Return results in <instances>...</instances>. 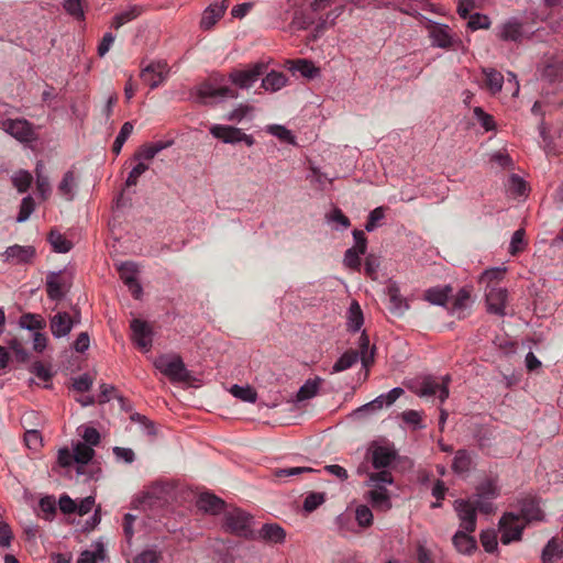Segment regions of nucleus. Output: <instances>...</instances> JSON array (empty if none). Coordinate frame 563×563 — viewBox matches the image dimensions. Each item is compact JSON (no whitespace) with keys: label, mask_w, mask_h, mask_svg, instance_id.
Listing matches in <instances>:
<instances>
[{"label":"nucleus","mask_w":563,"mask_h":563,"mask_svg":"<svg viewBox=\"0 0 563 563\" xmlns=\"http://www.w3.org/2000/svg\"><path fill=\"white\" fill-rule=\"evenodd\" d=\"M333 0H299L296 4L292 21L289 25L291 31L307 30L317 21L318 13L331 5ZM342 8L336 7L332 12L327 14L325 19L318 18L319 22L309 35V40L316 41L328 27V23L333 24L334 19L341 14Z\"/></svg>","instance_id":"1"},{"label":"nucleus","mask_w":563,"mask_h":563,"mask_svg":"<svg viewBox=\"0 0 563 563\" xmlns=\"http://www.w3.org/2000/svg\"><path fill=\"white\" fill-rule=\"evenodd\" d=\"M175 498L176 486L174 482L156 481L145 487L136 501L143 510L159 514L172 509V503Z\"/></svg>","instance_id":"2"},{"label":"nucleus","mask_w":563,"mask_h":563,"mask_svg":"<svg viewBox=\"0 0 563 563\" xmlns=\"http://www.w3.org/2000/svg\"><path fill=\"white\" fill-rule=\"evenodd\" d=\"M253 518L244 510L236 507H228L224 510L222 527L227 532L247 538L252 530Z\"/></svg>","instance_id":"3"},{"label":"nucleus","mask_w":563,"mask_h":563,"mask_svg":"<svg viewBox=\"0 0 563 563\" xmlns=\"http://www.w3.org/2000/svg\"><path fill=\"white\" fill-rule=\"evenodd\" d=\"M1 128L21 143H30L37 137L33 124L25 119H7L1 122Z\"/></svg>","instance_id":"4"},{"label":"nucleus","mask_w":563,"mask_h":563,"mask_svg":"<svg viewBox=\"0 0 563 563\" xmlns=\"http://www.w3.org/2000/svg\"><path fill=\"white\" fill-rule=\"evenodd\" d=\"M45 286L48 298L59 301L69 291L71 280L63 272H51L46 276Z\"/></svg>","instance_id":"5"},{"label":"nucleus","mask_w":563,"mask_h":563,"mask_svg":"<svg viewBox=\"0 0 563 563\" xmlns=\"http://www.w3.org/2000/svg\"><path fill=\"white\" fill-rule=\"evenodd\" d=\"M500 541L503 544H509L512 541L521 539L523 525L521 523L520 517L512 512L505 514L500 521Z\"/></svg>","instance_id":"6"},{"label":"nucleus","mask_w":563,"mask_h":563,"mask_svg":"<svg viewBox=\"0 0 563 563\" xmlns=\"http://www.w3.org/2000/svg\"><path fill=\"white\" fill-rule=\"evenodd\" d=\"M267 69L265 63L260 62L247 69H234L230 73L231 81L243 89H247L253 86L255 81L262 76Z\"/></svg>","instance_id":"7"},{"label":"nucleus","mask_w":563,"mask_h":563,"mask_svg":"<svg viewBox=\"0 0 563 563\" xmlns=\"http://www.w3.org/2000/svg\"><path fill=\"white\" fill-rule=\"evenodd\" d=\"M132 334L131 340L137 349L148 352L152 347L153 331L146 321L133 319L130 324Z\"/></svg>","instance_id":"8"},{"label":"nucleus","mask_w":563,"mask_h":563,"mask_svg":"<svg viewBox=\"0 0 563 563\" xmlns=\"http://www.w3.org/2000/svg\"><path fill=\"white\" fill-rule=\"evenodd\" d=\"M454 510L460 519V526L463 530L472 533L476 529V506L472 500L460 499L454 503Z\"/></svg>","instance_id":"9"},{"label":"nucleus","mask_w":563,"mask_h":563,"mask_svg":"<svg viewBox=\"0 0 563 563\" xmlns=\"http://www.w3.org/2000/svg\"><path fill=\"white\" fill-rule=\"evenodd\" d=\"M36 255L35 247L32 245H12L7 247L3 253L4 261L12 265H22L32 263Z\"/></svg>","instance_id":"10"},{"label":"nucleus","mask_w":563,"mask_h":563,"mask_svg":"<svg viewBox=\"0 0 563 563\" xmlns=\"http://www.w3.org/2000/svg\"><path fill=\"white\" fill-rule=\"evenodd\" d=\"M120 278L129 287V290L134 298H140L142 294V287L139 284L136 276L139 273L137 265L133 262H124L118 266Z\"/></svg>","instance_id":"11"},{"label":"nucleus","mask_w":563,"mask_h":563,"mask_svg":"<svg viewBox=\"0 0 563 563\" xmlns=\"http://www.w3.org/2000/svg\"><path fill=\"white\" fill-rule=\"evenodd\" d=\"M451 378L449 375L442 377V382L439 383L437 379L427 377L421 383L420 395L421 396H435L438 395L441 402L449 397V383Z\"/></svg>","instance_id":"12"},{"label":"nucleus","mask_w":563,"mask_h":563,"mask_svg":"<svg viewBox=\"0 0 563 563\" xmlns=\"http://www.w3.org/2000/svg\"><path fill=\"white\" fill-rule=\"evenodd\" d=\"M168 68L165 62L151 63L141 71V80L152 89L157 87L167 76Z\"/></svg>","instance_id":"13"},{"label":"nucleus","mask_w":563,"mask_h":563,"mask_svg":"<svg viewBox=\"0 0 563 563\" xmlns=\"http://www.w3.org/2000/svg\"><path fill=\"white\" fill-rule=\"evenodd\" d=\"M508 298L506 288L490 286L486 291L488 311L498 316H505V307Z\"/></svg>","instance_id":"14"},{"label":"nucleus","mask_w":563,"mask_h":563,"mask_svg":"<svg viewBox=\"0 0 563 563\" xmlns=\"http://www.w3.org/2000/svg\"><path fill=\"white\" fill-rule=\"evenodd\" d=\"M173 144L174 139L158 140L148 144H143L135 151L133 159L136 161L137 163L143 161H151L158 153H161L163 150L167 147H170Z\"/></svg>","instance_id":"15"},{"label":"nucleus","mask_w":563,"mask_h":563,"mask_svg":"<svg viewBox=\"0 0 563 563\" xmlns=\"http://www.w3.org/2000/svg\"><path fill=\"white\" fill-rule=\"evenodd\" d=\"M229 0H216L202 13L200 26L210 30L222 18L228 9Z\"/></svg>","instance_id":"16"},{"label":"nucleus","mask_w":563,"mask_h":563,"mask_svg":"<svg viewBox=\"0 0 563 563\" xmlns=\"http://www.w3.org/2000/svg\"><path fill=\"white\" fill-rule=\"evenodd\" d=\"M76 324H78V320L70 319V314L67 312H57L49 320L51 332L57 339L69 334Z\"/></svg>","instance_id":"17"},{"label":"nucleus","mask_w":563,"mask_h":563,"mask_svg":"<svg viewBox=\"0 0 563 563\" xmlns=\"http://www.w3.org/2000/svg\"><path fill=\"white\" fill-rule=\"evenodd\" d=\"M196 505L200 510L211 515L224 514V510L229 507L221 498L211 493H201Z\"/></svg>","instance_id":"18"},{"label":"nucleus","mask_w":563,"mask_h":563,"mask_svg":"<svg viewBox=\"0 0 563 563\" xmlns=\"http://www.w3.org/2000/svg\"><path fill=\"white\" fill-rule=\"evenodd\" d=\"M472 303L471 289L461 288L453 299L451 313L459 319H464L468 314Z\"/></svg>","instance_id":"19"},{"label":"nucleus","mask_w":563,"mask_h":563,"mask_svg":"<svg viewBox=\"0 0 563 563\" xmlns=\"http://www.w3.org/2000/svg\"><path fill=\"white\" fill-rule=\"evenodd\" d=\"M388 296V309L389 311L397 316L401 317L409 309V305L406 299L401 296L400 290L396 284H391L387 288Z\"/></svg>","instance_id":"20"},{"label":"nucleus","mask_w":563,"mask_h":563,"mask_svg":"<svg viewBox=\"0 0 563 563\" xmlns=\"http://www.w3.org/2000/svg\"><path fill=\"white\" fill-rule=\"evenodd\" d=\"M396 456V451L387 446L377 445L372 449V464L376 470L387 468Z\"/></svg>","instance_id":"21"},{"label":"nucleus","mask_w":563,"mask_h":563,"mask_svg":"<svg viewBox=\"0 0 563 563\" xmlns=\"http://www.w3.org/2000/svg\"><path fill=\"white\" fill-rule=\"evenodd\" d=\"M242 130L231 125L214 124L210 128V133L224 143L235 144L241 142Z\"/></svg>","instance_id":"22"},{"label":"nucleus","mask_w":563,"mask_h":563,"mask_svg":"<svg viewBox=\"0 0 563 563\" xmlns=\"http://www.w3.org/2000/svg\"><path fill=\"white\" fill-rule=\"evenodd\" d=\"M429 34L434 45L442 48L452 46L453 38L448 25L433 23L429 26Z\"/></svg>","instance_id":"23"},{"label":"nucleus","mask_w":563,"mask_h":563,"mask_svg":"<svg viewBox=\"0 0 563 563\" xmlns=\"http://www.w3.org/2000/svg\"><path fill=\"white\" fill-rule=\"evenodd\" d=\"M367 499L375 509L386 511L391 507L390 497L385 486L372 487L367 493Z\"/></svg>","instance_id":"24"},{"label":"nucleus","mask_w":563,"mask_h":563,"mask_svg":"<svg viewBox=\"0 0 563 563\" xmlns=\"http://www.w3.org/2000/svg\"><path fill=\"white\" fill-rule=\"evenodd\" d=\"M542 516V510L540 509L538 499L532 497L522 499L519 516L520 520L530 522L534 520H541Z\"/></svg>","instance_id":"25"},{"label":"nucleus","mask_w":563,"mask_h":563,"mask_svg":"<svg viewBox=\"0 0 563 563\" xmlns=\"http://www.w3.org/2000/svg\"><path fill=\"white\" fill-rule=\"evenodd\" d=\"M95 451L90 445L78 442L74 448V461L78 464L77 473L85 474L88 463L92 460Z\"/></svg>","instance_id":"26"},{"label":"nucleus","mask_w":563,"mask_h":563,"mask_svg":"<svg viewBox=\"0 0 563 563\" xmlns=\"http://www.w3.org/2000/svg\"><path fill=\"white\" fill-rule=\"evenodd\" d=\"M473 453L464 449L457 450L452 462V470L456 474L468 473L473 466Z\"/></svg>","instance_id":"27"},{"label":"nucleus","mask_w":563,"mask_h":563,"mask_svg":"<svg viewBox=\"0 0 563 563\" xmlns=\"http://www.w3.org/2000/svg\"><path fill=\"white\" fill-rule=\"evenodd\" d=\"M154 366L159 373L169 379L170 383H176V357L170 355H161L154 361Z\"/></svg>","instance_id":"28"},{"label":"nucleus","mask_w":563,"mask_h":563,"mask_svg":"<svg viewBox=\"0 0 563 563\" xmlns=\"http://www.w3.org/2000/svg\"><path fill=\"white\" fill-rule=\"evenodd\" d=\"M455 549L463 554H471L476 549V540L465 530L457 531L452 539Z\"/></svg>","instance_id":"29"},{"label":"nucleus","mask_w":563,"mask_h":563,"mask_svg":"<svg viewBox=\"0 0 563 563\" xmlns=\"http://www.w3.org/2000/svg\"><path fill=\"white\" fill-rule=\"evenodd\" d=\"M499 37L504 41H520L522 37V24L512 19L500 26Z\"/></svg>","instance_id":"30"},{"label":"nucleus","mask_w":563,"mask_h":563,"mask_svg":"<svg viewBox=\"0 0 563 563\" xmlns=\"http://www.w3.org/2000/svg\"><path fill=\"white\" fill-rule=\"evenodd\" d=\"M199 97L201 101L207 102V99L211 98H236L238 92L230 87H205L200 90Z\"/></svg>","instance_id":"31"},{"label":"nucleus","mask_w":563,"mask_h":563,"mask_svg":"<svg viewBox=\"0 0 563 563\" xmlns=\"http://www.w3.org/2000/svg\"><path fill=\"white\" fill-rule=\"evenodd\" d=\"M499 496V488L493 478H486L476 486L475 498L493 500Z\"/></svg>","instance_id":"32"},{"label":"nucleus","mask_w":563,"mask_h":563,"mask_svg":"<svg viewBox=\"0 0 563 563\" xmlns=\"http://www.w3.org/2000/svg\"><path fill=\"white\" fill-rule=\"evenodd\" d=\"M452 288L445 287H432L424 291L423 299L438 306H444L450 297Z\"/></svg>","instance_id":"33"},{"label":"nucleus","mask_w":563,"mask_h":563,"mask_svg":"<svg viewBox=\"0 0 563 563\" xmlns=\"http://www.w3.org/2000/svg\"><path fill=\"white\" fill-rule=\"evenodd\" d=\"M260 537L267 542L282 543L285 540V530L276 523H266L260 530Z\"/></svg>","instance_id":"34"},{"label":"nucleus","mask_w":563,"mask_h":563,"mask_svg":"<svg viewBox=\"0 0 563 563\" xmlns=\"http://www.w3.org/2000/svg\"><path fill=\"white\" fill-rule=\"evenodd\" d=\"M142 11H143L142 7L131 5L126 10H123L113 16L111 26L118 30L125 23L140 16Z\"/></svg>","instance_id":"35"},{"label":"nucleus","mask_w":563,"mask_h":563,"mask_svg":"<svg viewBox=\"0 0 563 563\" xmlns=\"http://www.w3.org/2000/svg\"><path fill=\"white\" fill-rule=\"evenodd\" d=\"M358 357L362 361L364 367H369L374 363L375 346L369 347L368 335L363 332L358 341Z\"/></svg>","instance_id":"36"},{"label":"nucleus","mask_w":563,"mask_h":563,"mask_svg":"<svg viewBox=\"0 0 563 563\" xmlns=\"http://www.w3.org/2000/svg\"><path fill=\"white\" fill-rule=\"evenodd\" d=\"M484 85L492 93H497L503 88L504 76L496 69H484Z\"/></svg>","instance_id":"37"},{"label":"nucleus","mask_w":563,"mask_h":563,"mask_svg":"<svg viewBox=\"0 0 563 563\" xmlns=\"http://www.w3.org/2000/svg\"><path fill=\"white\" fill-rule=\"evenodd\" d=\"M287 84V77L283 73L271 71L262 80V87L265 90L277 91L285 87Z\"/></svg>","instance_id":"38"},{"label":"nucleus","mask_w":563,"mask_h":563,"mask_svg":"<svg viewBox=\"0 0 563 563\" xmlns=\"http://www.w3.org/2000/svg\"><path fill=\"white\" fill-rule=\"evenodd\" d=\"M48 241L55 252L67 253L71 250L73 244L60 232L52 230L48 234Z\"/></svg>","instance_id":"39"},{"label":"nucleus","mask_w":563,"mask_h":563,"mask_svg":"<svg viewBox=\"0 0 563 563\" xmlns=\"http://www.w3.org/2000/svg\"><path fill=\"white\" fill-rule=\"evenodd\" d=\"M288 63L290 64L289 69L291 71H298L306 78H313L319 71L312 62L306 59H298L296 62Z\"/></svg>","instance_id":"40"},{"label":"nucleus","mask_w":563,"mask_h":563,"mask_svg":"<svg viewBox=\"0 0 563 563\" xmlns=\"http://www.w3.org/2000/svg\"><path fill=\"white\" fill-rule=\"evenodd\" d=\"M358 360L356 350L346 351L333 365L332 371L339 373L352 367Z\"/></svg>","instance_id":"41"},{"label":"nucleus","mask_w":563,"mask_h":563,"mask_svg":"<svg viewBox=\"0 0 563 563\" xmlns=\"http://www.w3.org/2000/svg\"><path fill=\"white\" fill-rule=\"evenodd\" d=\"M178 385L181 384L185 387H198L200 380L194 376L186 367L180 357H178Z\"/></svg>","instance_id":"42"},{"label":"nucleus","mask_w":563,"mask_h":563,"mask_svg":"<svg viewBox=\"0 0 563 563\" xmlns=\"http://www.w3.org/2000/svg\"><path fill=\"white\" fill-rule=\"evenodd\" d=\"M394 478L391 473L386 468H380L379 472L371 473L368 475L367 485L369 487L385 486L386 484H393Z\"/></svg>","instance_id":"43"},{"label":"nucleus","mask_w":563,"mask_h":563,"mask_svg":"<svg viewBox=\"0 0 563 563\" xmlns=\"http://www.w3.org/2000/svg\"><path fill=\"white\" fill-rule=\"evenodd\" d=\"M363 324V313L360 308V305L354 301L352 302L349 310V329L353 332H357Z\"/></svg>","instance_id":"44"},{"label":"nucleus","mask_w":563,"mask_h":563,"mask_svg":"<svg viewBox=\"0 0 563 563\" xmlns=\"http://www.w3.org/2000/svg\"><path fill=\"white\" fill-rule=\"evenodd\" d=\"M525 235H526V232L523 229H518L517 231L514 232L511 241H510V245H509V253L511 255L516 256L525 250V247L527 245Z\"/></svg>","instance_id":"45"},{"label":"nucleus","mask_w":563,"mask_h":563,"mask_svg":"<svg viewBox=\"0 0 563 563\" xmlns=\"http://www.w3.org/2000/svg\"><path fill=\"white\" fill-rule=\"evenodd\" d=\"M32 175L26 170H19L12 177L13 186L18 189L19 192L27 191L32 184Z\"/></svg>","instance_id":"46"},{"label":"nucleus","mask_w":563,"mask_h":563,"mask_svg":"<svg viewBox=\"0 0 563 563\" xmlns=\"http://www.w3.org/2000/svg\"><path fill=\"white\" fill-rule=\"evenodd\" d=\"M562 553L561 545L554 540H550L542 552L543 563H554V559Z\"/></svg>","instance_id":"47"},{"label":"nucleus","mask_w":563,"mask_h":563,"mask_svg":"<svg viewBox=\"0 0 563 563\" xmlns=\"http://www.w3.org/2000/svg\"><path fill=\"white\" fill-rule=\"evenodd\" d=\"M20 322L22 327L29 330H41L45 327L44 319L38 314L24 313Z\"/></svg>","instance_id":"48"},{"label":"nucleus","mask_w":563,"mask_h":563,"mask_svg":"<svg viewBox=\"0 0 563 563\" xmlns=\"http://www.w3.org/2000/svg\"><path fill=\"white\" fill-rule=\"evenodd\" d=\"M229 390H230V393L234 397H236V398H239V399H241L243 401H249V402H255L256 401V396H257L256 391L253 388L249 387V386L242 387V386H239V385H234Z\"/></svg>","instance_id":"49"},{"label":"nucleus","mask_w":563,"mask_h":563,"mask_svg":"<svg viewBox=\"0 0 563 563\" xmlns=\"http://www.w3.org/2000/svg\"><path fill=\"white\" fill-rule=\"evenodd\" d=\"M543 76L551 81L563 79V62L549 63L543 69Z\"/></svg>","instance_id":"50"},{"label":"nucleus","mask_w":563,"mask_h":563,"mask_svg":"<svg viewBox=\"0 0 563 563\" xmlns=\"http://www.w3.org/2000/svg\"><path fill=\"white\" fill-rule=\"evenodd\" d=\"M74 187H75V175H74L73 170H68L64 174V177L58 185V190L63 196H66L68 199H71Z\"/></svg>","instance_id":"51"},{"label":"nucleus","mask_w":563,"mask_h":563,"mask_svg":"<svg viewBox=\"0 0 563 563\" xmlns=\"http://www.w3.org/2000/svg\"><path fill=\"white\" fill-rule=\"evenodd\" d=\"M35 209V201L31 196H26L22 199L20 210L16 217L18 222L26 221Z\"/></svg>","instance_id":"52"},{"label":"nucleus","mask_w":563,"mask_h":563,"mask_svg":"<svg viewBox=\"0 0 563 563\" xmlns=\"http://www.w3.org/2000/svg\"><path fill=\"white\" fill-rule=\"evenodd\" d=\"M267 132L283 142L295 144V137L289 130L283 125L272 124L267 126Z\"/></svg>","instance_id":"53"},{"label":"nucleus","mask_w":563,"mask_h":563,"mask_svg":"<svg viewBox=\"0 0 563 563\" xmlns=\"http://www.w3.org/2000/svg\"><path fill=\"white\" fill-rule=\"evenodd\" d=\"M38 506L46 520H51L56 512V499L53 496L41 498Z\"/></svg>","instance_id":"54"},{"label":"nucleus","mask_w":563,"mask_h":563,"mask_svg":"<svg viewBox=\"0 0 563 563\" xmlns=\"http://www.w3.org/2000/svg\"><path fill=\"white\" fill-rule=\"evenodd\" d=\"M481 543L486 552L493 553L496 551L498 542L497 536L493 530H486L481 533Z\"/></svg>","instance_id":"55"},{"label":"nucleus","mask_w":563,"mask_h":563,"mask_svg":"<svg viewBox=\"0 0 563 563\" xmlns=\"http://www.w3.org/2000/svg\"><path fill=\"white\" fill-rule=\"evenodd\" d=\"M505 273V268H490L483 273L481 279L487 283V288H489L490 286H496L495 284L504 278Z\"/></svg>","instance_id":"56"},{"label":"nucleus","mask_w":563,"mask_h":563,"mask_svg":"<svg viewBox=\"0 0 563 563\" xmlns=\"http://www.w3.org/2000/svg\"><path fill=\"white\" fill-rule=\"evenodd\" d=\"M355 518L357 523L363 527L367 528L372 526L373 523V514L372 510L367 506H358L355 511Z\"/></svg>","instance_id":"57"},{"label":"nucleus","mask_w":563,"mask_h":563,"mask_svg":"<svg viewBox=\"0 0 563 563\" xmlns=\"http://www.w3.org/2000/svg\"><path fill=\"white\" fill-rule=\"evenodd\" d=\"M474 114H475L476 119L478 120V122L481 123V125L486 131L495 130L496 124H495V120H494L493 115L486 113L481 107L474 108Z\"/></svg>","instance_id":"58"},{"label":"nucleus","mask_w":563,"mask_h":563,"mask_svg":"<svg viewBox=\"0 0 563 563\" xmlns=\"http://www.w3.org/2000/svg\"><path fill=\"white\" fill-rule=\"evenodd\" d=\"M147 169H148V165L147 164H145L143 162L137 163L132 168V170L129 173V176H128V178L125 180L126 187L135 186L137 184L139 178L141 177V175H143Z\"/></svg>","instance_id":"59"},{"label":"nucleus","mask_w":563,"mask_h":563,"mask_svg":"<svg viewBox=\"0 0 563 563\" xmlns=\"http://www.w3.org/2000/svg\"><path fill=\"white\" fill-rule=\"evenodd\" d=\"M318 391V383L308 380L306 382L297 393V399L303 401L316 396Z\"/></svg>","instance_id":"60"},{"label":"nucleus","mask_w":563,"mask_h":563,"mask_svg":"<svg viewBox=\"0 0 563 563\" xmlns=\"http://www.w3.org/2000/svg\"><path fill=\"white\" fill-rule=\"evenodd\" d=\"M324 501L321 493H310L303 500V509L308 512L316 510Z\"/></svg>","instance_id":"61"},{"label":"nucleus","mask_w":563,"mask_h":563,"mask_svg":"<svg viewBox=\"0 0 563 563\" xmlns=\"http://www.w3.org/2000/svg\"><path fill=\"white\" fill-rule=\"evenodd\" d=\"M468 27L473 31L478 29H488L490 25L489 18L487 15L481 14V13H474L470 15Z\"/></svg>","instance_id":"62"},{"label":"nucleus","mask_w":563,"mask_h":563,"mask_svg":"<svg viewBox=\"0 0 563 563\" xmlns=\"http://www.w3.org/2000/svg\"><path fill=\"white\" fill-rule=\"evenodd\" d=\"M385 217V208L384 207H377L374 210H372L368 214L365 229L368 232H372L376 229L377 223L379 220H382Z\"/></svg>","instance_id":"63"},{"label":"nucleus","mask_w":563,"mask_h":563,"mask_svg":"<svg viewBox=\"0 0 563 563\" xmlns=\"http://www.w3.org/2000/svg\"><path fill=\"white\" fill-rule=\"evenodd\" d=\"M25 445L34 451L42 446V435L37 430H29L24 434Z\"/></svg>","instance_id":"64"}]
</instances>
